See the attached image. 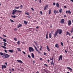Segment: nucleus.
Wrapping results in <instances>:
<instances>
[{"label":"nucleus","instance_id":"obj_1","mask_svg":"<svg viewBox=\"0 0 73 73\" xmlns=\"http://www.w3.org/2000/svg\"><path fill=\"white\" fill-rule=\"evenodd\" d=\"M16 12H22V11H20L19 10H17L16 9H14L13 10V12H12V15H15V13Z\"/></svg>","mask_w":73,"mask_h":73},{"label":"nucleus","instance_id":"obj_2","mask_svg":"<svg viewBox=\"0 0 73 73\" xmlns=\"http://www.w3.org/2000/svg\"><path fill=\"white\" fill-rule=\"evenodd\" d=\"M3 56L4 58H8V57H9L10 55L8 54L3 53Z\"/></svg>","mask_w":73,"mask_h":73},{"label":"nucleus","instance_id":"obj_3","mask_svg":"<svg viewBox=\"0 0 73 73\" xmlns=\"http://www.w3.org/2000/svg\"><path fill=\"white\" fill-rule=\"evenodd\" d=\"M29 50L30 52H32L34 51V49L31 47H29Z\"/></svg>","mask_w":73,"mask_h":73},{"label":"nucleus","instance_id":"obj_4","mask_svg":"<svg viewBox=\"0 0 73 73\" xmlns=\"http://www.w3.org/2000/svg\"><path fill=\"white\" fill-rule=\"evenodd\" d=\"M7 63L5 62V64L4 66V65H2V69H4V68H6V67H7Z\"/></svg>","mask_w":73,"mask_h":73},{"label":"nucleus","instance_id":"obj_5","mask_svg":"<svg viewBox=\"0 0 73 73\" xmlns=\"http://www.w3.org/2000/svg\"><path fill=\"white\" fill-rule=\"evenodd\" d=\"M33 46H34L35 49V50H36V51H37V52L39 53H40V52L39 51H38V50H37V47H36V46H35V45L33 44Z\"/></svg>","mask_w":73,"mask_h":73},{"label":"nucleus","instance_id":"obj_6","mask_svg":"<svg viewBox=\"0 0 73 73\" xmlns=\"http://www.w3.org/2000/svg\"><path fill=\"white\" fill-rule=\"evenodd\" d=\"M58 31L57 30L56 32L54 33V37H56V36H57V34H58Z\"/></svg>","mask_w":73,"mask_h":73},{"label":"nucleus","instance_id":"obj_7","mask_svg":"<svg viewBox=\"0 0 73 73\" xmlns=\"http://www.w3.org/2000/svg\"><path fill=\"white\" fill-rule=\"evenodd\" d=\"M58 33L59 35H61V33H62V31L61 29H58Z\"/></svg>","mask_w":73,"mask_h":73},{"label":"nucleus","instance_id":"obj_8","mask_svg":"<svg viewBox=\"0 0 73 73\" xmlns=\"http://www.w3.org/2000/svg\"><path fill=\"white\" fill-rule=\"evenodd\" d=\"M48 8V5H46L44 7V10H46V9H47V8Z\"/></svg>","mask_w":73,"mask_h":73},{"label":"nucleus","instance_id":"obj_9","mask_svg":"<svg viewBox=\"0 0 73 73\" xmlns=\"http://www.w3.org/2000/svg\"><path fill=\"white\" fill-rule=\"evenodd\" d=\"M68 25H69V26H70V25H72V22H71V21L70 20L68 21Z\"/></svg>","mask_w":73,"mask_h":73},{"label":"nucleus","instance_id":"obj_10","mask_svg":"<svg viewBox=\"0 0 73 73\" xmlns=\"http://www.w3.org/2000/svg\"><path fill=\"white\" fill-rule=\"evenodd\" d=\"M62 56L61 55L59 56V58L58 59V61H60V60H62Z\"/></svg>","mask_w":73,"mask_h":73},{"label":"nucleus","instance_id":"obj_11","mask_svg":"<svg viewBox=\"0 0 73 73\" xmlns=\"http://www.w3.org/2000/svg\"><path fill=\"white\" fill-rule=\"evenodd\" d=\"M17 61L19 63H23V61L20 60H17Z\"/></svg>","mask_w":73,"mask_h":73},{"label":"nucleus","instance_id":"obj_12","mask_svg":"<svg viewBox=\"0 0 73 73\" xmlns=\"http://www.w3.org/2000/svg\"><path fill=\"white\" fill-rule=\"evenodd\" d=\"M54 13L55 14H56V13H59V12L58 11H57L56 10H54Z\"/></svg>","mask_w":73,"mask_h":73},{"label":"nucleus","instance_id":"obj_13","mask_svg":"<svg viewBox=\"0 0 73 73\" xmlns=\"http://www.w3.org/2000/svg\"><path fill=\"white\" fill-rule=\"evenodd\" d=\"M64 21H65V20L64 19H62L60 21V23H64Z\"/></svg>","mask_w":73,"mask_h":73},{"label":"nucleus","instance_id":"obj_14","mask_svg":"<svg viewBox=\"0 0 73 73\" xmlns=\"http://www.w3.org/2000/svg\"><path fill=\"white\" fill-rule=\"evenodd\" d=\"M0 38H1V39H3V41L4 42H7V40L4 39L1 37H0Z\"/></svg>","mask_w":73,"mask_h":73},{"label":"nucleus","instance_id":"obj_15","mask_svg":"<svg viewBox=\"0 0 73 73\" xmlns=\"http://www.w3.org/2000/svg\"><path fill=\"white\" fill-rule=\"evenodd\" d=\"M0 54L1 56H2V57H4V54L2 52H0Z\"/></svg>","mask_w":73,"mask_h":73},{"label":"nucleus","instance_id":"obj_16","mask_svg":"<svg viewBox=\"0 0 73 73\" xmlns=\"http://www.w3.org/2000/svg\"><path fill=\"white\" fill-rule=\"evenodd\" d=\"M46 38V39H48V31L47 32Z\"/></svg>","mask_w":73,"mask_h":73},{"label":"nucleus","instance_id":"obj_17","mask_svg":"<svg viewBox=\"0 0 73 73\" xmlns=\"http://www.w3.org/2000/svg\"><path fill=\"white\" fill-rule=\"evenodd\" d=\"M66 13H71V12H70V10L66 11Z\"/></svg>","mask_w":73,"mask_h":73},{"label":"nucleus","instance_id":"obj_18","mask_svg":"<svg viewBox=\"0 0 73 73\" xmlns=\"http://www.w3.org/2000/svg\"><path fill=\"white\" fill-rule=\"evenodd\" d=\"M55 46L57 48H59V46H58V44H56L55 45Z\"/></svg>","mask_w":73,"mask_h":73},{"label":"nucleus","instance_id":"obj_19","mask_svg":"<svg viewBox=\"0 0 73 73\" xmlns=\"http://www.w3.org/2000/svg\"><path fill=\"white\" fill-rule=\"evenodd\" d=\"M49 38H52V34H51V33H49Z\"/></svg>","mask_w":73,"mask_h":73},{"label":"nucleus","instance_id":"obj_20","mask_svg":"<svg viewBox=\"0 0 73 73\" xmlns=\"http://www.w3.org/2000/svg\"><path fill=\"white\" fill-rule=\"evenodd\" d=\"M31 57L32 58H34V57H35V55L34 54H33V53H31Z\"/></svg>","mask_w":73,"mask_h":73},{"label":"nucleus","instance_id":"obj_21","mask_svg":"<svg viewBox=\"0 0 73 73\" xmlns=\"http://www.w3.org/2000/svg\"><path fill=\"white\" fill-rule=\"evenodd\" d=\"M46 48H47L48 51H50V49H49V48L48 46V45L46 46Z\"/></svg>","mask_w":73,"mask_h":73},{"label":"nucleus","instance_id":"obj_22","mask_svg":"<svg viewBox=\"0 0 73 73\" xmlns=\"http://www.w3.org/2000/svg\"><path fill=\"white\" fill-rule=\"evenodd\" d=\"M67 69H68L70 70L71 71H72V68L69 67H67Z\"/></svg>","mask_w":73,"mask_h":73},{"label":"nucleus","instance_id":"obj_23","mask_svg":"<svg viewBox=\"0 0 73 73\" xmlns=\"http://www.w3.org/2000/svg\"><path fill=\"white\" fill-rule=\"evenodd\" d=\"M1 47L3 48V49H7V47H6L3 46V45L1 46Z\"/></svg>","mask_w":73,"mask_h":73},{"label":"nucleus","instance_id":"obj_24","mask_svg":"<svg viewBox=\"0 0 73 73\" xmlns=\"http://www.w3.org/2000/svg\"><path fill=\"white\" fill-rule=\"evenodd\" d=\"M9 52H10V53H12L13 52V50H9Z\"/></svg>","mask_w":73,"mask_h":73},{"label":"nucleus","instance_id":"obj_25","mask_svg":"<svg viewBox=\"0 0 73 73\" xmlns=\"http://www.w3.org/2000/svg\"><path fill=\"white\" fill-rule=\"evenodd\" d=\"M62 9H59V12L60 13H61L62 12Z\"/></svg>","mask_w":73,"mask_h":73},{"label":"nucleus","instance_id":"obj_26","mask_svg":"<svg viewBox=\"0 0 73 73\" xmlns=\"http://www.w3.org/2000/svg\"><path fill=\"white\" fill-rule=\"evenodd\" d=\"M70 32H71V33H73V28H72L71 29Z\"/></svg>","mask_w":73,"mask_h":73},{"label":"nucleus","instance_id":"obj_27","mask_svg":"<svg viewBox=\"0 0 73 73\" xmlns=\"http://www.w3.org/2000/svg\"><path fill=\"white\" fill-rule=\"evenodd\" d=\"M24 23H25V25H27V21H24Z\"/></svg>","mask_w":73,"mask_h":73},{"label":"nucleus","instance_id":"obj_28","mask_svg":"<svg viewBox=\"0 0 73 73\" xmlns=\"http://www.w3.org/2000/svg\"><path fill=\"white\" fill-rule=\"evenodd\" d=\"M40 46V48L39 50H42V46L41 45Z\"/></svg>","mask_w":73,"mask_h":73},{"label":"nucleus","instance_id":"obj_29","mask_svg":"<svg viewBox=\"0 0 73 73\" xmlns=\"http://www.w3.org/2000/svg\"><path fill=\"white\" fill-rule=\"evenodd\" d=\"M17 44L18 45H20V41L19 40L17 42Z\"/></svg>","mask_w":73,"mask_h":73},{"label":"nucleus","instance_id":"obj_30","mask_svg":"<svg viewBox=\"0 0 73 73\" xmlns=\"http://www.w3.org/2000/svg\"><path fill=\"white\" fill-rule=\"evenodd\" d=\"M22 25L21 24H20L18 26V28H20V27H21Z\"/></svg>","mask_w":73,"mask_h":73},{"label":"nucleus","instance_id":"obj_31","mask_svg":"<svg viewBox=\"0 0 73 73\" xmlns=\"http://www.w3.org/2000/svg\"><path fill=\"white\" fill-rule=\"evenodd\" d=\"M11 17L13 18H16V16L15 15H11Z\"/></svg>","mask_w":73,"mask_h":73},{"label":"nucleus","instance_id":"obj_32","mask_svg":"<svg viewBox=\"0 0 73 73\" xmlns=\"http://www.w3.org/2000/svg\"><path fill=\"white\" fill-rule=\"evenodd\" d=\"M56 7H59V4H58V3H56Z\"/></svg>","mask_w":73,"mask_h":73},{"label":"nucleus","instance_id":"obj_33","mask_svg":"<svg viewBox=\"0 0 73 73\" xmlns=\"http://www.w3.org/2000/svg\"><path fill=\"white\" fill-rule=\"evenodd\" d=\"M3 43L4 44V46H7V45H6V44H7V43L5 42H4Z\"/></svg>","mask_w":73,"mask_h":73},{"label":"nucleus","instance_id":"obj_34","mask_svg":"<svg viewBox=\"0 0 73 73\" xmlns=\"http://www.w3.org/2000/svg\"><path fill=\"white\" fill-rule=\"evenodd\" d=\"M51 13V10L50 9L49 10V13H48L49 14H50V13Z\"/></svg>","mask_w":73,"mask_h":73},{"label":"nucleus","instance_id":"obj_35","mask_svg":"<svg viewBox=\"0 0 73 73\" xmlns=\"http://www.w3.org/2000/svg\"><path fill=\"white\" fill-rule=\"evenodd\" d=\"M17 50H18V51H21V49H20V48H17Z\"/></svg>","mask_w":73,"mask_h":73},{"label":"nucleus","instance_id":"obj_36","mask_svg":"<svg viewBox=\"0 0 73 73\" xmlns=\"http://www.w3.org/2000/svg\"><path fill=\"white\" fill-rule=\"evenodd\" d=\"M20 8V6H19L18 7H15V9H19Z\"/></svg>","mask_w":73,"mask_h":73},{"label":"nucleus","instance_id":"obj_37","mask_svg":"<svg viewBox=\"0 0 73 73\" xmlns=\"http://www.w3.org/2000/svg\"><path fill=\"white\" fill-rule=\"evenodd\" d=\"M14 40H15V41H17V39L16 38H14Z\"/></svg>","mask_w":73,"mask_h":73},{"label":"nucleus","instance_id":"obj_38","mask_svg":"<svg viewBox=\"0 0 73 73\" xmlns=\"http://www.w3.org/2000/svg\"><path fill=\"white\" fill-rule=\"evenodd\" d=\"M10 20L11 22H12V23H14V21H13V20H12V19H10Z\"/></svg>","mask_w":73,"mask_h":73},{"label":"nucleus","instance_id":"obj_39","mask_svg":"<svg viewBox=\"0 0 73 73\" xmlns=\"http://www.w3.org/2000/svg\"><path fill=\"white\" fill-rule=\"evenodd\" d=\"M51 65H53V66H54V63L53 62H51Z\"/></svg>","mask_w":73,"mask_h":73},{"label":"nucleus","instance_id":"obj_40","mask_svg":"<svg viewBox=\"0 0 73 73\" xmlns=\"http://www.w3.org/2000/svg\"><path fill=\"white\" fill-rule=\"evenodd\" d=\"M20 7L21 9H22V8H23V5H21L20 6Z\"/></svg>","mask_w":73,"mask_h":73},{"label":"nucleus","instance_id":"obj_41","mask_svg":"<svg viewBox=\"0 0 73 73\" xmlns=\"http://www.w3.org/2000/svg\"><path fill=\"white\" fill-rule=\"evenodd\" d=\"M25 14L27 15H29V13H25Z\"/></svg>","mask_w":73,"mask_h":73},{"label":"nucleus","instance_id":"obj_42","mask_svg":"<svg viewBox=\"0 0 73 73\" xmlns=\"http://www.w3.org/2000/svg\"><path fill=\"white\" fill-rule=\"evenodd\" d=\"M38 1H39V3H41V2H42L41 0H38Z\"/></svg>","mask_w":73,"mask_h":73},{"label":"nucleus","instance_id":"obj_43","mask_svg":"<svg viewBox=\"0 0 73 73\" xmlns=\"http://www.w3.org/2000/svg\"><path fill=\"white\" fill-rule=\"evenodd\" d=\"M44 66H46V67H48V65L47 64H44Z\"/></svg>","mask_w":73,"mask_h":73},{"label":"nucleus","instance_id":"obj_44","mask_svg":"<svg viewBox=\"0 0 73 73\" xmlns=\"http://www.w3.org/2000/svg\"><path fill=\"white\" fill-rule=\"evenodd\" d=\"M31 10H32L33 11H34V9L33 8H31Z\"/></svg>","mask_w":73,"mask_h":73},{"label":"nucleus","instance_id":"obj_45","mask_svg":"<svg viewBox=\"0 0 73 73\" xmlns=\"http://www.w3.org/2000/svg\"><path fill=\"white\" fill-rule=\"evenodd\" d=\"M61 44L62 46H63V45H64V44H63V43H62V42H61Z\"/></svg>","mask_w":73,"mask_h":73},{"label":"nucleus","instance_id":"obj_46","mask_svg":"<svg viewBox=\"0 0 73 73\" xmlns=\"http://www.w3.org/2000/svg\"><path fill=\"white\" fill-rule=\"evenodd\" d=\"M4 51L5 53H7V50H4Z\"/></svg>","mask_w":73,"mask_h":73},{"label":"nucleus","instance_id":"obj_47","mask_svg":"<svg viewBox=\"0 0 73 73\" xmlns=\"http://www.w3.org/2000/svg\"><path fill=\"white\" fill-rule=\"evenodd\" d=\"M28 56L29 58H31V56L29 55H28Z\"/></svg>","mask_w":73,"mask_h":73},{"label":"nucleus","instance_id":"obj_48","mask_svg":"<svg viewBox=\"0 0 73 73\" xmlns=\"http://www.w3.org/2000/svg\"><path fill=\"white\" fill-rule=\"evenodd\" d=\"M22 53H23L24 54H25L26 53L24 51H22Z\"/></svg>","mask_w":73,"mask_h":73},{"label":"nucleus","instance_id":"obj_49","mask_svg":"<svg viewBox=\"0 0 73 73\" xmlns=\"http://www.w3.org/2000/svg\"><path fill=\"white\" fill-rule=\"evenodd\" d=\"M40 13L41 15H42V11H40Z\"/></svg>","mask_w":73,"mask_h":73},{"label":"nucleus","instance_id":"obj_50","mask_svg":"<svg viewBox=\"0 0 73 73\" xmlns=\"http://www.w3.org/2000/svg\"><path fill=\"white\" fill-rule=\"evenodd\" d=\"M27 17H28L29 18H30L31 17V16L29 15L27 16Z\"/></svg>","mask_w":73,"mask_h":73},{"label":"nucleus","instance_id":"obj_51","mask_svg":"<svg viewBox=\"0 0 73 73\" xmlns=\"http://www.w3.org/2000/svg\"><path fill=\"white\" fill-rule=\"evenodd\" d=\"M53 4L54 5H56V3H55L54 2L53 3Z\"/></svg>","mask_w":73,"mask_h":73},{"label":"nucleus","instance_id":"obj_52","mask_svg":"<svg viewBox=\"0 0 73 73\" xmlns=\"http://www.w3.org/2000/svg\"><path fill=\"white\" fill-rule=\"evenodd\" d=\"M64 17H66V15H64Z\"/></svg>","mask_w":73,"mask_h":73},{"label":"nucleus","instance_id":"obj_53","mask_svg":"<svg viewBox=\"0 0 73 73\" xmlns=\"http://www.w3.org/2000/svg\"><path fill=\"white\" fill-rule=\"evenodd\" d=\"M44 56H46V52H44Z\"/></svg>","mask_w":73,"mask_h":73},{"label":"nucleus","instance_id":"obj_54","mask_svg":"<svg viewBox=\"0 0 73 73\" xmlns=\"http://www.w3.org/2000/svg\"><path fill=\"white\" fill-rule=\"evenodd\" d=\"M38 27L37 26L35 28L36 29H38Z\"/></svg>","mask_w":73,"mask_h":73},{"label":"nucleus","instance_id":"obj_55","mask_svg":"<svg viewBox=\"0 0 73 73\" xmlns=\"http://www.w3.org/2000/svg\"><path fill=\"white\" fill-rule=\"evenodd\" d=\"M66 33H67V34H69V31L66 32Z\"/></svg>","mask_w":73,"mask_h":73},{"label":"nucleus","instance_id":"obj_56","mask_svg":"<svg viewBox=\"0 0 73 73\" xmlns=\"http://www.w3.org/2000/svg\"><path fill=\"white\" fill-rule=\"evenodd\" d=\"M14 31H17V29L15 28V29H14Z\"/></svg>","mask_w":73,"mask_h":73},{"label":"nucleus","instance_id":"obj_57","mask_svg":"<svg viewBox=\"0 0 73 73\" xmlns=\"http://www.w3.org/2000/svg\"><path fill=\"white\" fill-rule=\"evenodd\" d=\"M53 32H54V31H52L51 32V33H53Z\"/></svg>","mask_w":73,"mask_h":73},{"label":"nucleus","instance_id":"obj_58","mask_svg":"<svg viewBox=\"0 0 73 73\" xmlns=\"http://www.w3.org/2000/svg\"><path fill=\"white\" fill-rule=\"evenodd\" d=\"M3 36H4V37H7V36H6V35H3Z\"/></svg>","mask_w":73,"mask_h":73},{"label":"nucleus","instance_id":"obj_59","mask_svg":"<svg viewBox=\"0 0 73 73\" xmlns=\"http://www.w3.org/2000/svg\"><path fill=\"white\" fill-rule=\"evenodd\" d=\"M35 44L36 46H37V44L36 42L35 43Z\"/></svg>","mask_w":73,"mask_h":73},{"label":"nucleus","instance_id":"obj_60","mask_svg":"<svg viewBox=\"0 0 73 73\" xmlns=\"http://www.w3.org/2000/svg\"><path fill=\"white\" fill-rule=\"evenodd\" d=\"M40 60H42V58H40Z\"/></svg>","mask_w":73,"mask_h":73},{"label":"nucleus","instance_id":"obj_61","mask_svg":"<svg viewBox=\"0 0 73 73\" xmlns=\"http://www.w3.org/2000/svg\"><path fill=\"white\" fill-rule=\"evenodd\" d=\"M65 53H67V52H68L67 51H66V50H65Z\"/></svg>","mask_w":73,"mask_h":73},{"label":"nucleus","instance_id":"obj_62","mask_svg":"<svg viewBox=\"0 0 73 73\" xmlns=\"http://www.w3.org/2000/svg\"><path fill=\"white\" fill-rule=\"evenodd\" d=\"M68 35H69V36H71V35L70 33H69V34H68Z\"/></svg>","mask_w":73,"mask_h":73},{"label":"nucleus","instance_id":"obj_63","mask_svg":"<svg viewBox=\"0 0 73 73\" xmlns=\"http://www.w3.org/2000/svg\"><path fill=\"white\" fill-rule=\"evenodd\" d=\"M64 7L65 8H66V6H64Z\"/></svg>","mask_w":73,"mask_h":73},{"label":"nucleus","instance_id":"obj_64","mask_svg":"<svg viewBox=\"0 0 73 73\" xmlns=\"http://www.w3.org/2000/svg\"><path fill=\"white\" fill-rule=\"evenodd\" d=\"M35 60H34L33 61V64H35Z\"/></svg>","mask_w":73,"mask_h":73}]
</instances>
